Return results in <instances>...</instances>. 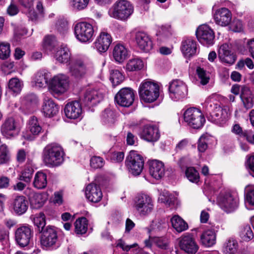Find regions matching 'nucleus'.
<instances>
[{"label": "nucleus", "mask_w": 254, "mask_h": 254, "mask_svg": "<svg viewBox=\"0 0 254 254\" xmlns=\"http://www.w3.org/2000/svg\"><path fill=\"white\" fill-rule=\"evenodd\" d=\"M218 95L213 94L206 98L204 103V107L216 124L223 125L229 119L230 113L227 106L221 107L218 101Z\"/></svg>", "instance_id": "f257e3e1"}, {"label": "nucleus", "mask_w": 254, "mask_h": 254, "mask_svg": "<svg viewBox=\"0 0 254 254\" xmlns=\"http://www.w3.org/2000/svg\"><path fill=\"white\" fill-rule=\"evenodd\" d=\"M134 12L133 4L127 0H117L111 7L109 14L115 19L125 21Z\"/></svg>", "instance_id": "f03ea898"}, {"label": "nucleus", "mask_w": 254, "mask_h": 254, "mask_svg": "<svg viewBox=\"0 0 254 254\" xmlns=\"http://www.w3.org/2000/svg\"><path fill=\"white\" fill-rule=\"evenodd\" d=\"M64 152L57 143L48 144L44 149L43 158L46 165L50 167L60 165L64 161Z\"/></svg>", "instance_id": "7ed1b4c3"}, {"label": "nucleus", "mask_w": 254, "mask_h": 254, "mask_svg": "<svg viewBox=\"0 0 254 254\" xmlns=\"http://www.w3.org/2000/svg\"><path fill=\"white\" fill-rule=\"evenodd\" d=\"M158 83L151 81H144L139 87L138 92L141 100L151 103L157 100L160 94Z\"/></svg>", "instance_id": "20e7f679"}, {"label": "nucleus", "mask_w": 254, "mask_h": 254, "mask_svg": "<svg viewBox=\"0 0 254 254\" xmlns=\"http://www.w3.org/2000/svg\"><path fill=\"white\" fill-rule=\"evenodd\" d=\"M133 206L136 212L140 217L148 216L154 208L151 197L145 193L138 194L134 197Z\"/></svg>", "instance_id": "39448f33"}, {"label": "nucleus", "mask_w": 254, "mask_h": 254, "mask_svg": "<svg viewBox=\"0 0 254 254\" xmlns=\"http://www.w3.org/2000/svg\"><path fill=\"white\" fill-rule=\"evenodd\" d=\"M69 79L67 75L58 74L54 76L49 81L48 89L54 96L64 94L68 89Z\"/></svg>", "instance_id": "423d86ee"}, {"label": "nucleus", "mask_w": 254, "mask_h": 254, "mask_svg": "<svg viewBox=\"0 0 254 254\" xmlns=\"http://www.w3.org/2000/svg\"><path fill=\"white\" fill-rule=\"evenodd\" d=\"M74 34L76 39L82 43H90L94 36L93 25L87 22H80L74 27Z\"/></svg>", "instance_id": "0eeeda50"}, {"label": "nucleus", "mask_w": 254, "mask_h": 254, "mask_svg": "<svg viewBox=\"0 0 254 254\" xmlns=\"http://www.w3.org/2000/svg\"><path fill=\"white\" fill-rule=\"evenodd\" d=\"M40 244L45 250H51L55 247L58 240V233L56 228L47 226L41 230Z\"/></svg>", "instance_id": "6e6552de"}, {"label": "nucleus", "mask_w": 254, "mask_h": 254, "mask_svg": "<svg viewBox=\"0 0 254 254\" xmlns=\"http://www.w3.org/2000/svg\"><path fill=\"white\" fill-rule=\"evenodd\" d=\"M125 163L128 172L134 176L139 175L144 167L143 157L135 151H130Z\"/></svg>", "instance_id": "1a4fd4ad"}, {"label": "nucleus", "mask_w": 254, "mask_h": 254, "mask_svg": "<svg viewBox=\"0 0 254 254\" xmlns=\"http://www.w3.org/2000/svg\"><path fill=\"white\" fill-rule=\"evenodd\" d=\"M185 121L193 128L201 127L205 121L201 111L195 108L188 109L184 114Z\"/></svg>", "instance_id": "9d476101"}, {"label": "nucleus", "mask_w": 254, "mask_h": 254, "mask_svg": "<svg viewBox=\"0 0 254 254\" xmlns=\"http://www.w3.org/2000/svg\"><path fill=\"white\" fill-rule=\"evenodd\" d=\"M88 69L87 63L81 58L74 59L69 64V72L71 76L76 79L84 77Z\"/></svg>", "instance_id": "9b49d317"}, {"label": "nucleus", "mask_w": 254, "mask_h": 254, "mask_svg": "<svg viewBox=\"0 0 254 254\" xmlns=\"http://www.w3.org/2000/svg\"><path fill=\"white\" fill-rule=\"evenodd\" d=\"M179 246L181 250L188 254H195L199 249L192 233H187L179 239Z\"/></svg>", "instance_id": "f8f14e48"}, {"label": "nucleus", "mask_w": 254, "mask_h": 254, "mask_svg": "<svg viewBox=\"0 0 254 254\" xmlns=\"http://www.w3.org/2000/svg\"><path fill=\"white\" fill-rule=\"evenodd\" d=\"M218 203L226 212H230L237 207L238 198L229 192L221 193L217 199Z\"/></svg>", "instance_id": "ddd939ff"}, {"label": "nucleus", "mask_w": 254, "mask_h": 254, "mask_svg": "<svg viewBox=\"0 0 254 254\" xmlns=\"http://www.w3.org/2000/svg\"><path fill=\"white\" fill-rule=\"evenodd\" d=\"M170 97L174 101H177L185 98L188 93L186 84L180 80H174L169 86Z\"/></svg>", "instance_id": "4468645a"}, {"label": "nucleus", "mask_w": 254, "mask_h": 254, "mask_svg": "<svg viewBox=\"0 0 254 254\" xmlns=\"http://www.w3.org/2000/svg\"><path fill=\"white\" fill-rule=\"evenodd\" d=\"M105 91L103 89H88L84 94L83 100L85 105L92 107L100 103L104 98Z\"/></svg>", "instance_id": "2eb2a0df"}, {"label": "nucleus", "mask_w": 254, "mask_h": 254, "mask_svg": "<svg viewBox=\"0 0 254 254\" xmlns=\"http://www.w3.org/2000/svg\"><path fill=\"white\" fill-rule=\"evenodd\" d=\"M0 131L2 135L6 138L14 137L19 132L18 124L13 118H8L2 124Z\"/></svg>", "instance_id": "dca6fc26"}, {"label": "nucleus", "mask_w": 254, "mask_h": 254, "mask_svg": "<svg viewBox=\"0 0 254 254\" xmlns=\"http://www.w3.org/2000/svg\"><path fill=\"white\" fill-rule=\"evenodd\" d=\"M134 100V94L133 90L128 87L122 88L115 97L116 102L123 107H129L131 105Z\"/></svg>", "instance_id": "f3484780"}, {"label": "nucleus", "mask_w": 254, "mask_h": 254, "mask_svg": "<svg viewBox=\"0 0 254 254\" xmlns=\"http://www.w3.org/2000/svg\"><path fill=\"white\" fill-rule=\"evenodd\" d=\"M32 238V231L27 226H22L18 228L15 232V239L16 243L20 247L28 246Z\"/></svg>", "instance_id": "a211bd4d"}, {"label": "nucleus", "mask_w": 254, "mask_h": 254, "mask_svg": "<svg viewBox=\"0 0 254 254\" xmlns=\"http://www.w3.org/2000/svg\"><path fill=\"white\" fill-rule=\"evenodd\" d=\"M196 35L198 40L203 45H212L214 39L213 30L206 25H202L198 27L196 31Z\"/></svg>", "instance_id": "6ab92c4d"}, {"label": "nucleus", "mask_w": 254, "mask_h": 254, "mask_svg": "<svg viewBox=\"0 0 254 254\" xmlns=\"http://www.w3.org/2000/svg\"><path fill=\"white\" fill-rule=\"evenodd\" d=\"M112 42L111 35L107 32L100 33L94 43L95 48L100 53L106 52Z\"/></svg>", "instance_id": "aec40b11"}, {"label": "nucleus", "mask_w": 254, "mask_h": 254, "mask_svg": "<svg viewBox=\"0 0 254 254\" xmlns=\"http://www.w3.org/2000/svg\"><path fill=\"white\" fill-rule=\"evenodd\" d=\"M214 19L215 22L218 25L222 26L228 25L232 20L231 11L227 8H221L217 9L214 14Z\"/></svg>", "instance_id": "412c9836"}, {"label": "nucleus", "mask_w": 254, "mask_h": 254, "mask_svg": "<svg viewBox=\"0 0 254 254\" xmlns=\"http://www.w3.org/2000/svg\"><path fill=\"white\" fill-rule=\"evenodd\" d=\"M140 137L148 142H155L160 138L159 128L155 126L147 125L143 127Z\"/></svg>", "instance_id": "4be33fe9"}, {"label": "nucleus", "mask_w": 254, "mask_h": 254, "mask_svg": "<svg viewBox=\"0 0 254 254\" xmlns=\"http://www.w3.org/2000/svg\"><path fill=\"white\" fill-rule=\"evenodd\" d=\"M85 193L86 198L94 203L100 201L103 196L101 189L95 184H88L86 187Z\"/></svg>", "instance_id": "5701e85b"}, {"label": "nucleus", "mask_w": 254, "mask_h": 254, "mask_svg": "<svg viewBox=\"0 0 254 254\" xmlns=\"http://www.w3.org/2000/svg\"><path fill=\"white\" fill-rule=\"evenodd\" d=\"M218 57L222 62L229 64H234L236 60L235 55L231 50V46L226 43L219 48Z\"/></svg>", "instance_id": "b1692460"}, {"label": "nucleus", "mask_w": 254, "mask_h": 254, "mask_svg": "<svg viewBox=\"0 0 254 254\" xmlns=\"http://www.w3.org/2000/svg\"><path fill=\"white\" fill-rule=\"evenodd\" d=\"M52 54L56 60L60 63L67 64L71 59V53L66 45H62L58 47Z\"/></svg>", "instance_id": "393cba45"}, {"label": "nucleus", "mask_w": 254, "mask_h": 254, "mask_svg": "<svg viewBox=\"0 0 254 254\" xmlns=\"http://www.w3.org/2000/svg\"><path fill=\"white\" fill-rule=\"evenodd\" d=\"M135 41L139 48L145 52H149L153 48L151 38L144 32H137L135 34Z\"/></svg>", "instance_id": "a878e982"}, {"label": "nucleus", "mask_w": 254, "mask_h": 254, "mask_svg": "<svg viewBox=\"0 0 254 254\" xmlns=\"http://www.w3.org/2000/svg\"><path fill=\"white\" fill-rule=\"evenodd\" d=\"M64 110L66 117L71 119L79 118L82 112L81 104L78 101L68 103L65 105Z\"/></svg>", "instance_id": "bb28decb"}, {"label": "nucleus", "mask_w": 254, "mask_h": 254, "mask_svg": "<svg viewBox=\"0 0 254 254\" xmlns=\"http://www.w3.org/2000/svg\"><path fill=\"white\" fill-rule=\"evenodd\" d=\"M149 174L156 180L161 179L165 174L164 164L160 161L153 160L149 162Z\"/></svg>", "instance_id": "cd10ccee"}, {"label": "nucleus", "mask_w": 254, "mask_h": 254, "mask_svg": "<svg viewBox=\"0 0 254 254\" xmlns=\"http://www.w3.org/2000/svg\"><path fill=\"white\" fill-rule=\"evenodd\" d=\"M11 207L14 212L20 215L24 214L27 211L28 203L24 196L17 195L13 198L11 203Z\"/></svg>", "instance_id": "c85d7f7f"}, {"label": "nucleus", "mask_w": 254, "mask_h": 254, "mask_svg": "<svg viewBox=\"0 0 254 254\" xmlns=\"http://www.w3.org/2000/svg\"><path fill=\"white\" fill-rule=\"evenodd\" d=\"M58 112L59 107L54 101L49 97H45L42 106V112L44 116L51 118L55 116Z\"/></svg>", "instance_id": "c756f323"}, {"label": "nucleus", "mask_w": 254, "mask_h": 254, "mask_svg": "<svg viewBox=\"0 0 254 254\" xmlns=\"http://www.w3.org/2000/svg\"><path fill=\"white\" fill-rule=\"evenodd\" d=\"M181 50L185 57L190 58L196 53V43L191 39H187L183 41Z\"/></svg>", "instance_id": "7c9ffc66"}, {"label": "nucleus", "mask_w": 254, "mask_h": 254, "mask_svg": "<svg viewBox=\"0 0 254 254\" xmlns=\"http://www.w3.org/2000/svg\"><path fill=\"white\" fill-rule=\"evenodd\" d=\"M241 99L243 106L246 109L252 108L254 105V97L250 88L243 86L241 88Z\"/></svg>", "instance_id": "2f4dec72"}, {"label": "nucleus", "mask_w": 254, "mask_h": 254, "mask_svg": "<svg viewBox=\"0 0 254 254\" xmlns=\"http://www.w3.org/2000/svg\"><path fill=\"white\" fill-rule=\"evenodd\" d=\"M200 242L206 247H211L216 243V235L214 230L211 229L204 231L200 235Z\"/></svg>", "instance_id": "473e14b6"}, {"label": "nucleus", "mask_w": 254, "mask_h": 254, "mask_svg": "<svg viewBox=\"0 0 254 254\" xmlns=\"http://www.w3.org/2000/svg\"><path fill=\"white\" fill-rule=\"evenodd\" d=\"M113 55L117 62L122 63L127 57L128 51L124 45L117 44L114 48Z\"/></svg>", "instance_id": "72a5a7b5"}, {"label": "nucleus", "mask_w": 254, "mask_h": 254, "mask_svg": "<svg viewBox=\"0 0 254 254\" xmlns=\"http://www.w3.org/2000/svg\"><path fill=\"white\" fill-rule=\"evenodd\" d=\"M171 221L173 227L179 233L185 231L189 228L187 223L178 215L174 216Z\"/></svg>", "instance_id": "f704fd0d"}, {"label": "nucleus", "mask_w": 254, "mask_h": 254, "mask_svg": "<svg viewBox=\"0 0 254 254\" xmlns=\"http://www.w3.org/2000/svg\"><path fill=\"white\" fill-rule=\"evenodd\" d=\"M33 186L37 189H44L47 184V175L42 172L39 171L35 175Z\"/></svg>", "instance_id": "c9c22d12"}, {"label": "nucleus", "mask_w": 254, "mask_h": 254, "mask_svg": "<svg viewBox=\"0 0 254 254\" xmlns=\"http://www.w3.org/2000/svg\"><path fill=\"white\" fill-rule=\"evenodd\" d=\"M31 206L34 209H38L43 206L46 201L44 195L40 193H33L29 198Z\"/></svg>", "instance_id": "e433bc0d"}, {"label": "nucleus", "mask_w": 254, "mask_h": 254, "mask_svg": "<svg viewBox=\"0 0 254 254\" xmlns=\"http://www.w3.org/2000/svg\"><path fill=\"white\" fill-rule=\"evenodd\" d=\"M115 120V113L111 109H105L102 114L101 121L105 125L111 126L114 124Z\"/></svg>", "instance_id": "4c0bfd02"}, {"label": "nucleus", "mask_w": 254, "mask_h": 254, "mask_svg": "<svg viewBox=\"0 0 254 254\" xmlns=\"http://www.w3.org/2000/svg\"><path fill=\"white\" fill-rule=\"evenodd\" d=\"M28 128L31 133L34 135H38L42 130V127L37 118L34 116L31 117L29 121Z\"/></svg>", "instance_id": "58836bf2"}, {"label": "nucleus", "mask_w": 254, "mask_h": 254, "mask_svg": "<svg viewBox=\"0 0 254 254\" xmlns=\"http://www.w3.org/2000/svg\"><path fill=\"white\" fill-rule=\"evenodd\" d=\"M144 66L143 61L138 58L130 59L126 64V69L129 71L141 70Z\"/></svg>", "instance_id": "ea45409f"}, {"label": "nucleus", "mask_w": 254, "mask_h": 254, "mask_svg": "<svg viewBox=\"0 0 254 254\" xmlns=\"http://www.w3.org/2000/svg\"><path fill=\"white\" fill-rule=\"evenodd\" d=\"M43 45L44 48L52 53L58 48L56 38L53 35L45 36L43 40Z\"/></svg>", "instance_id": "a19ab883"}, {"label": "nucleus", "mask_w": 254, "mask_h": 254, "mask_svg": "<svg viewBox=\"0 0 254 254\" xmlns=\"http://www.w3.org/2000/svg\"><path fill=\"white\" fill-rule=\"evenodd\" d=\"M87 220L85 217L77 219L74 223L75 232L77 234H85L87 230Z\"/></svg>", "instance_id": "79ce46f5"}, {"label": "nucleus", "mask_w": 254, "mask_h": 254, "mask_svg": "<svg viewBox=\"0 0 254 254\" xmlns=\"http://www.w3.org/2000/svg\"><path fill=\"white\" fill-rule=\"evenodd\" d=\"M240 237L242 240L249 242L254 238V233L249 225H244L241 227Z\"/></svg>", "instance_id": "37998d69"}, {"label": "nucleus", "mask_w": 254, "mask_h": 254, "mask_svg": "<svg viewBox=\"0 0 254 254\" xmlns=\"http://www.w3.org/2000/svg\"><path fill=\"white\" fill-rule=\"evenodd\" d=\"M8 86L11 92L18 94L21 91L23 83L18 78L14 77L9 80Z\"/></svg>", "instance_id": "c03bdc74"}, {"label": "nucleus", "mask_w": 254, "mask_h": 254, "mask_svg": "<svg viewBox=\"0 0 254 254\" xmlns=\"http://www.w3.org/2000/svg\"><path fill=\"white\" fill-rule=\"evenodd\" d=\"M238 249V243L236 240L229 239L224 244V252L226 254H235Z\"/></svg>", "instance_id": "a18cd8bd"}, {"label": "nucleus", "mask_w": 254, "mask_h": 254, "mask_svg": "<svg viewBox=\"0 0 254 254\" xmlns=\"http://www.w3.org/2000/svg\"><path fill=\"white\" fill-rule=\"evenodd\" d=\"M11 158L10 151L5 144L0 146V165L8 163Z\"/></svg>", "instance_id": "49530a36"}, {"label": "nucleus", "mask_w": 254, "mask_h": 254, "mask_svg": "<svg viewBox=\"0 0 254 254\" xmlns=\"http://www.w3.org/2000/svg\"><path fill=\"white\" fill-rule=\"evenodd\" d=\"M110 80L113 85L116 86L121 84L125 79L122 73L118 69H112L110 71Z\"/></svg>", "instance_id": "de8ad7c7"}, {"label": "nucleus", "mask_w": 254, "mask_h": 254, "mask_svg": "<svg viewBox=\"0 0 254 254\" xmlns=\"http://www.w3.org/2000/svg\"><path fill=\"white\" fill-rule=\"evenodd\" d=\"M48 78L45 73L42 72H37L34 79V85L38 88H43L46 87L47 84Z\"/></svg>", "instance_id": "09e8293b"}, {"label": "nucleus", "mask_w": 254, "mask_h": 254, "mask_svg": "<svg viewBox=\"0 0 254 254\" xmlns=\"http://www.w3.org/2000/svg\"><path fill=\"white\" fill-rule=\"evenodd\" d=\"M185 174L188 179L191 182L197 183L199 181V173L194 167H188Z\"/></svg>", "instance_id": "8fccbe9b"}, {"label": "nucleus", "mask_w": 254, "mask_h": 254, "mask_svg": "<svg viewBox=\"0 0 254 254\" xmlns=\"http://www.w3.org/2000/svg\"><path fill=\"white\" fill-rule=\"evenodd\" d=\"M176 198L173 194L165 190L164 191L159 197V200L167 206H170L173 204Z\"/></svg>", "instance_id": "3c124183"}, {"label": "nucleus", "mask_w": 254, "mask_h": 254, "mask_svg": "<svg viewBox=\"0 0 254 254\" xmlns=\"http://www.w3.org/2000/svg\"><path fill=\"white\" fill-rule=\"evenodd\" d=\"M33 172V168L29 165H26L21 172V175L19 177V180L26 183L30 182Z\"/></svg>", "instance_id": "603ef678"}, {"label": "nucleus", "mask_w": 254, "mask_h": 254, "mask_svg": "<svg viewBox=\"0 0 254 254\" xmlns=\"http://www.w3.org/2000/svg\"><path fill=\"white\" fill-rule=\"evenodd\" d=\"M245 200L252 205H254V185H248L245 187Z\"/></svg>", "instance_id": "864d4df0"}, {"label": "nucleus", "mask_w": 254, "mask_h": 254, "mask_svg": "<svg viewBox=\"0 0 254 254\" xmlns=\"http://www.w3.org/2000/svg\"><path fill=\"white\" fill-rule=\"evenodd\" d=\"M33 222L35 225L38 228V231L39 232H41V229H45L46 220L44 213H40L36 215L34 218Z\"/></svg>", "instance_id": "5fc2aeb1"}, {"label": "nucleus", "mask_w": 254, "mask_h": 254, "mask_svg": "<svg viewBox=\"0 0 254 254\" xmlns=\"http://www.w3.org/2000/svg\"><path fill=\"white\" fill-rule=\"evenodd\" d=\"M90 0H69L70 5L76 10H82L88 6Z\"/></svg>", "instance_id": "6e6d98bb"}, {"label": "nucleus", "mask_w": 254, "mask_h": 254, "mask_svg": "<svg viewBox=\"0 0 254 254\" xmlns=\"http://www.w3.org/2000/svg\"><path fill=\"white\" fill-rule=\"evenodd\" d=\"M10 54V45L7 43L0 42V59H7Z\"/></svg>", "instance_id": "4d7b16f0"}, {"label": "nucleus", "mask_w": 254, "mask_h": 254, "mask_svg": "<svg viewBox=\"0 0 254 254\" xmlns=\"http://www.w3.org/2000/svg\"><path fill=\"white\" fill-rule=\"evenodd\" d=\"M104 165V159L101 157L94 156L90 158V166L93 169L101 168Z\"/></svg>", "instance_id": "13d9d810"}, {"label": "nucleus", "mask_w": 254, "mask_h": 254, "mask_svg": "<svg viewBox=\"0 0 254 254\" xmlns=\"http://www.w3.org/2000/svg\"><path fill=\"white\" fill-rule=\"evenodd\" d=\"M237 65L240 69H243L245 66H246L250 69H254V63L250 58L240 60L238 62Z\"/></svg>", "instance_id": "bf43d9fd"}, {"label": "nucleus", "mask_w": 254, "mask_h": 254, "mask_svg": "<svg viewBox=\"0 0 254 254\" xmlns=\"http://www.w3.org/2000/svg\"><path fill=\"white\" fill-rule=\"evenodd\" d=\"M196 72L199 78L200 79V82L203 85L206 84L209 80V77L203 68L199 67L196 69Z\"/></svg>", "instance_id": "052dcab7"}, {"label": "nucleus", "mask_w": 254, "mask_h": 254, "mask_svg": "<svg viewBox=\"0 0 254 254\" xmlns=\"http://www.w3.org/2000/svg\"><path fill=\"white\" fill-rule=\"evenodd\" d=\"M151 240L153 243L161 249H166L168 247V241L165 238L155 237Z\"/></svg>", "instance_id": "680f3d73"}, {"label": "nucleus", "mask_w": 254, "mask_h": 254, "mask_svg": "<svg viewBox=\"0 0 254 254\" xmlns=\"http://www.w3.org/2000/svg\"><path fill=\"white\" fill-rule=\"evenodd\" d=\"M14 65L13 62L6 61L1 65V68L5 74H9L13 71Z\"/></svg>", "instance_id": "e2e57ef3"}, {"label": "nucleus", "mask_w": 254, "mask_h": 254, "mask_svg": "<svg viewBox=\"0 0 254 254\" xmlns=\"http://www.w3.org/2000/svg\"><path fill=\"white\" fill-rule=\"evenodd\" d=\"M248 130H243L242 128L240 127L239 124H235L234 125L232 128V132L240 137H243L246 138L247 133L248 132Z\"/></svg>", "instance_id": "0e129e2a"}, {"label": "nucleus", "mask_w": 254, "mask_h": 254, "mask_svg": "<svg viewBox=\"0 0 254 254\" xmlns=\"http://www.w3.org/2000/svg\"><path fill=\"white\" fill-rule=\"evenodd\" d=\"M37 97L34 94H28L23 96L22 98V102L25 104L35 103Z\"/></svg>", "instance_id": "69168bd1"}, {"label": "nucleus", "mask_w": 254, "mask_h": 254, "mask_svg": "<svg viewBox=\"0 0 254 254\" xmlns=\"http://www.w3.org/2000/svg\"><path fill=\"white\" fill-rule=\"evenodd\" d=\"M246 46L251 56L254 59V38L248 39Z\"/></svg>", "instance_id": "338daca9"}, {"label": "nucleus", "mask_w": 254, "mask_h": 254, "mask_svg": "<svg viewBox=\"0 0 254 254\" xmlns=\"http://www.w3.org/2000/svg\"><path fill=\"white\" fill-rule=\"evenodd\" d=\"M198 150L199 152H203L207 148V144L205 140V137L204 136H201L199 138L198 142Z\"/></svg>", "instance_id": "774afa93"}]
</instances>
